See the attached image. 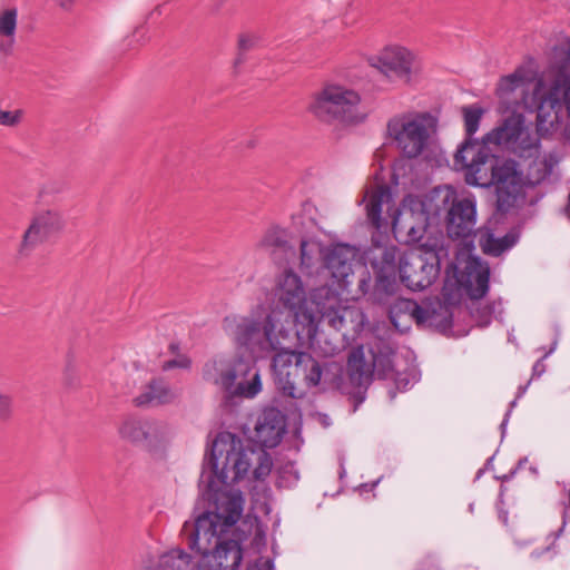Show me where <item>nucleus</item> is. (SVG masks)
I'll list each match as a JSON object with an SVG mask.
<instances>
[{"label": "nucleus", "mask_w": 570, "mask_h": 570, "mask_svg": "<svg viewBox=\"0 0 570 570\" xmlns=\"http://www.w3.org/2000/svg\"><path fill=\"white\" fill-rule=\"evenodd\" d=\"M255 432L257 441L264 448H275L285 432L284 415L275 407L264 410L258 417Z\"/></svg>", "instance_id": "nucleus-24"}, {"label": "nucleus", "mask_w": 570, "mask_h": 570, "mask_svg": "<svg viewBox=\"0 0 570 570\" xmlns=\"http://www.w3.org/2000/svg\"><path fill=\"white\" fill-rule=\"evenodd\" d=\"M524 180L518 163L502 159L497 167L493 183L497 194V208L507 213L514 206L523 191Z\"/></svg>", "instance_id": "nucleus-20"}, {"label": "nucleus", "mask_w": 570, "mask_h": 570, "mask_svg": "<svg viewBox=\"0 0 570 570\" xmlns=\"http://www.w3.org/2000/svg\"><path fill=\"white\" fill-rule=\"evenodd\" d=\"M18 10L4 8L0 10V53L9 56L17 40Z\"/></svg>", "instance_id": "nucleus-31"}, {"label": "nucleus", "mask_w": 570, "mask_h": 570, "mask_svg": "<svg viewBox=\"0 0 570 570\" xmlns=\"http://www.w3.org/2000/svg\"><path fill=\"white\" fill-rule=\"evenodd\" d=\"M442 204L446 207L445 228L450 238L471 236L476 224V200L472 195H458L455 189H443Z\"/></svg>", "instance_id": "nucleus-15"}, {"label": "nucleus", "mask_w": 570, "mask_h": 570, "mask_svg": "<svg viewBox=\"0 0 570 570\" xmlns=\"http://www.w3.org/2000/svg\"><path fill=\"white\" fill-rule=\"evenodd\" d=\"M435 149H436V148H435L434 144L432 142V150H433V151L429 150V151H426L425 154H423V156H424L426 159H429V157H430V156H429V154H434V157H438V154H435Z\"/></svg>", "instance_id": "nucleus-47"}, {"label": "nucleus", "mask_w": 570, "mask_h": 570, "mask_svg": "<svg viewBox=\"0 0 570 570\" xmlns=\"http://www.w3.org/2000/svg\"><path fill=\"white\" fill-rule=\"evenodd\" d=\"M399 248L394 245L374 246L371 250V264L376 274V287L392 293L399 273Z\"/></svg>", "instance_id": "nucleus-23"}, {"label": "nucleus", "mask_w": 570, "mask_h": 570, "mask_svg": "<svg viewBox=\"0 0 570 570\" xmlns=\"http://www.w3.org/2000/svg\"><path fill=\"white\" fill-rule=\"evenodd\" d=\"M303 355H307V353L289 350L286 344L272 358V370L277 389L284 395L293 399L304 395V392L298 389L299 384L304 385L307 371V366L301 363Z\"/></svg>", "instance_id": "nucleus-16"}, {"label": "nucleus", "mask_w": 570, "mask_h": 570, "mask_svg": "<svg viewBox=\"0 0 570 570\" xmlns=\"http://www.w3.org/2000/svg\"><path fill=\"white\" fill-rule=\"evenodd\" d=\"M363 202H366L365 209L367 220L376 229H381L387 225L385 218L382 217L383 206H389L392 202V193L386 185H376L366 189Z\"/></svg>", "instance_id": "nucleus-29"}, {"label": "nucleus", "mask_w": 570, "mask_h": 570, "mask_svg": "<svg viewBox=\"0 0 570 570\" xmlns=\"http://www.w3.org/2000/svg\"><path fill=\"white\" fill-rule=\"evenodd\" d=\"M566 214L570 219V193H569V197H568V205L566 207Z\"/></svg>", "instance_id": "nucleus-50"}, {"label": "nucleus", "mask_w": 570, "mask_h": 570, "mask_svg": "<svg viewBox=\"0 0 570 570\" xmlns=\"http://www.w3.org/2000/svg\"><path fill=\"white\" fill-rule=\"evenodd\" d=\"M534 71L528 66L518 67L512 73L501 77L497 86V96L507 109H531L534 98L529 96Z\"/></svg>", "instance_id": "nucleus-19"}, {"label": "nucleus", "mask_w": 570, "mask_h": 570, "mask_svg": "<svg viewBox=\"0 0 570 570\" xmlns=\"http://www.w3.org/2000/svg\"><path fill=\"white\" fill-rule=\"evenodd\" d=\"M160 14L161 13V6H157L150 13H149V17L153 16V14Z\"/></svg>", "instance_id": "nucleus-48"}, {"label": "nucleus", "mask_w": 570, "mask_h": 570, "mask_svg": "<svg viewBox=\"0 0 570 570\" xmlns=\"http://www.w3.org/2000/svg\"><path fill=\"white\" fill-rule=\"evenodd\" d=\"M289 234L288 230L279 226L269 227L261 240L257 243V247L273 252L275 249H285L288 245Z\"/></svg>", "instance_id": "nucleus-33"}, {"label": "nucleus", "mask_w": 570, "mask_h": 570, "mask_svg": "<svg viewBox=\"0 0 570 570\" xmlns=\"http://www.w3.org/2000/svg\"><path fill=\"white\" fill-rule=\"evenodd\" d=\"M208 510L195 521H186L181 537L188 549L197 557L198 570H237L243 552L237 540L224 539L240 519L245 499L242 492L218 493L215 500H207Z\"/></svg>", "instance_id": "nucleus-1"}, {"label": "nucleus", "mask_w": 570, "mask_h": 570, "mask_svg": "<svg viewBox=\"0 0 570 570\" xmlns=\"http://www.w3.org/2000/svg\"><path fill=\"white\" fill-rule=\"evenodd\" d=\"M436 119L429 112H407L387 122V132L396 147L407 158H416L432 150V136Z\"/></svg>", "instance_id": "nucleus-9"}, {"label": "nucleus", "mask_w": 570, "mask_h": 570, "mask_svg": "<svg viewBox=\"0 0 570 570\" xmlns=\"http://www.w3.org/2000/svg\"><path fill=\"white\" fill-rule=\"evenodd\" d=\"M266 567H267V570H274L273 561L272 560H267L266 561Z\"/></svg>", "instance_id": "nucleus-51"}, {"label": "nucleus", "mask_w": 570, "mask_h": 570, "mask_svg": "<svg viewBox=\"0 0 570 570\" xmlns=\"http://www.w3.org/2000/svg\"><path fill=\"white\" fill-rule=\"evenodd\" d=\"M513 240L509 235L501 238H495L492 234H487L481 239V247L485 254L499 256L504 250L512 247Z\"/></svg>", "instance_id": "nucleus-36"}, {"label": "nucleus", "mask_w": 570, "mask_h": 570, "mask_svg": "<svg viewBox=\"0 0 570 570\" xmlns=\"http://www.w3.org/2000/svg\"><path fill=\"white\" fill-rule=\"evenodd\" d=\"M371 276L367 272H364L363 277L358 282V287L363 294H366L370 287Z\"/></svg>", "instance_id": "nucleus-43"}, {"label": "nucleus", "mask_w": 570, "mask_h": 570, "mask_svg": "<svg viewBox=\"0 0 570 570\" xmlns=\"http://www.w3.org/2000/svg\"><path fill=\"white\" fill-rule=\"evenodd\" d=\"M559 40L550 51L549 62L546 70V77L548 81V90L541 102L538 105L537 116L539 115V109L547 100L549 90H550V81H549V68L552 57L553 48L560 42ZM547 137V135H542L537 129V135L532 134L529 128L525 126L524 117L518 110H512L511 115L505 117L495 128L489 131L483 136L482 140L485 145H494L501 147L505 150H509L519 157H531L533 156L539 148V138ZM551 137H557L558 139L563 140L559 134L549 135Z\"/></svg>", "instance_id": "nucleus-7"}, {"label": "nucleus", "mask_w": 570, "mask_h": 570, "mask_svg": "<svg viewBox=\"0 0 570 570\" xmlns=\"http://www.w3.org/2000/svg\"><path fill=\"white\" fill-rule=\"evenodd\" d=\"M558 163V159L553 155L546 156L543 159L534 160L529 173L530 184H539L549 177L553 170V167Z\"/></svg>", "instance_id": "nucleus-35"}, {"label": "nucleus", "mask_w": 570, "mask_h": 570, "mask_svg": "<svg viewBox=\"0 0 570 570\" xmlns=\"http://www.w3.org/2000/svg\"><path fill=\"white\" fill-rule=\"evenodd\" d=\"M223 330L237 347L257 355L277 353L293 340L292 328L285 325L284 311L278 307L265 316L227 315L223 320Z\"/></svg>", "instance_id": "nucleus-3"}, {"label": "nucleus", "mask_w": 570, "mask_h": 570, "mask_svg": "<svg viewBox=\"0 0 570 570\" xmlns=\"http://www.w3.org/2000/svg\"><path fill=\"white\" fill-rule=\"evenodd\" d=\"M62 9H70L76 0H57Z\"/></svg>", "instance_id": "nucleus-45"}, {"label": "nucleus", "mask_w": 570, "mask_h": 570, "mask_svg": "<svg viewBox=\"0 0 570 570\" xmlns=\"http://www.w3.org/2000/svg\"><path fill=\"white\" fill-rule=\"evenodd\" d=\"M360 102L357 91L330 83L314 95L308 110L316 119L328 125H357L365 119V114L358 110Z\"/></svg>", "instance_id": "nucleus-8"}, {"label": "nucleus", "mask_w": 570, "mask_h": 570, "mask_svg": "<svg viewBox=\"0 0 570 570\" xmlns=\"http://www.w3.org/2000/svg\"><path fill=\"white\" fill-rule=\"evenodd\" d=\"M256 42L257 38L254 35L243 33L239 36L237 43V56L233 63L235 73L238 72V68L244 63L246 52L252 50Z\"/></svg>", "instance_id": "nucleus-39"}, {"label": "nucleus", "mask_w": 570, "mask_h": 570, "mask_svg": "<svg viewBox=\"0 0 570 570\" xmlns=\"http://www.w3.org/2000/svg\"><path fill=\"white\" fill-rule=\"evenodd\" d=\"M118 435L122 441L134 446L155 452L169 443L173 431L163 421L127 416L118 426Z\"/></svg>", "instance_id": "nucleus-14"}, {"label": "nucleus", "mask_w": 570, "mask_h": 570, "mask_svg": "<svg viewBox=\"0 0 570 570\" xmlns=\"http://www.w3.org/2000/svg\"><path fill=\"white\" fill-rule=\"evenodd\" d=\"M141 28H142V26L141 27H137L135 29L134 33H132V37H135L140 31Z\"/></svg>", "instance_id": "nucleus-53"}, {"label": "nucleus", "mask_w": 570, "mask_h": 570, "mask_svg": "<svg viewBox=\"0 0 570 570\" xmlns=\"http://www.w3.org/2000/svg\"><path fill=\"white\" fill-rule=\"evenodd\" d=\"M430 317V311L422 307L413 299L397 298L390 308V320L395 328L401 332L409 328V321H415L417 325H422L425 324Z\"/></svg>", "instance_id": "nucleus-25"}, {"label": "nucleus", "mask_w": 570, "mask_h": 570, "mask_svg": "<svg viewBox=\"0 0 570 570\" xmlns=\"http://www.w3.org/2000/svg\"><path fill=\"white\" fill-rule=\"evenodd\" d=\"M325 283L320 286H313L309 289L308 297L315 305L317 313L327 321V314L335 311L342 303L341 292L347 286L340 285L331 279H323Z\"/></svg>", "instance_id": "nucleus-27"}, {"label": "nucleus", "mask_w": 570, "mask_h": 570, "mask_svg": "<svg viewBox=\"0 0 570 570\" xmlns=\"http://www.w3.org/2000/svg\"><path fill=\"white\" fill-rule=\"evenodd\" d=\"M203 377L219 387L224 392L225 402L229 404L254 399L262 391L258 368L243 357L218 356L209 360L204 365Z\"/></svg>", "instance_id": "nucleus-5"}, {"label": "nucleus", "mask_w": 570, "mask_h": 570, "mask_svg": "<svg viewBox=\"0 0 570 570\" xmlns=\"http://www.w3.org/2000/svg\"><path fill=\"white\" fill-rule=\"evenodd\" d=\"M376 67L386 77L409 83L415 70V56L405 47L389 46L377 57Z\"/></svg>", "instance_id": "nucleus-22"}, {"label": "nucleus", "mask_w": 570, "mask_h": 570, "mask_svg": "<svg viewBox=\"0 0 570 570\" xmlns=\"http://www.w3.org/2000/svg\"><path fill=\"white\" fill-rule=\"evenodd\" d=\"M191 366V360L186 354L177 353L174 358L163 362L161 370L170 371L174 368L189 370Z\"/></svg>", "instance_id": "nucleus-40"}, {"label": "nucleus", "mask_w": 570, "mask_h": 570, "mask_svg": "<svg viewBox=\"0 0 570 570\" xmlns=\"http://www.w3.org/2000/svg\"><path fill=\"white\" fill-rule=\"evenodd\" d=\"M470 312L471 316L478 323L479 326L485 327L491 323L492 317L500 313L501 304L500 303H482L480 299H471Z\"/></svg>", "instance_id": "nucleus-34"}, {"label": "nucleus", "mask_w": 570, "mask_h": 570, "mask_svg": "<svg viewBox=\"0 0 570 570\" xmlns=\"http://www.w3.org/2000/svg\"><path fill=\"white\" fill-rule=\"evenodd\" d=\"M529 384H530V381L525 385L519 387L517 399L521 397L525 393Z\"/></svg>", "instance_id": "nucleus-46"}, {"label": "nucleus", "mask_w": 570, "mask_h": 570, "mask_svg": "<svg viewBox=\"0 0 570 570\" xmlns=\"http://www.w3.org/2000/svg\"><path fill=\"white\" fill-rule=\"evenodd\" d=\"M66 226V219L57 209H45L36 213L29 226L23 232L17 248L18 258H27L36 247L61 233Z\"/></svg>", "instance_id": "nucleus-18"}, {"label": "nucleus", "mask_w": 570, "mask_h": 570, "mask_svg": "<svg viewBox=\"0 0 570 570\" xmlns=\"http://www.w3.org/2000/svg\"><path fill=\"white\" fill-rule=\"evenodd\" d=\"M178 348H179V346H178V344H176V343H171V344L169 345V350H170L173 353H176V352L178 351Z\"/></svg>", "instance_id": "nucleus-49"}, {"label": "nucleus", "mask_w": 570, "mask_h": 570, "mask_svg": "<svg viewBox=\"0 0 570 570\" xmlns=\"http://www.w3.org/2000/svg\"><path fill=\"white\" fill-rule=\"evenodd\" d=\"M286 474H288L289 478H292V481H297L298 480V473H297V471L294 470V464L293 463H288V464L284 465L279 470L281 485H283V482L285 480V475Z\"/></svg>", "instance_id": "nucleus-42"}, {"label": "nucleus", "mask_w": 570, "mask_h": 570, "mask_svg": "<svg viewBox=\"0 0 570 570\" xmlns=\"http://www.w3.org/2000/svg\"><path fill=\"white\" fill-rule=\"evenodd\" d=\"M358 250L348 244H334L326 247L324 269L321 279H331L340 285L348 286L353 274V265Z\"/></svg>", "instance_id": "nucleus-21"}, {"label": "nucleus", "mask_w": 570, "mask_h": 570, "mask_svg": "<svg viewBox=\"0 0 570 570\" xmlns=\"http://www.w3.org/2000/svg\"><path fill=\"white\" fill-rule=\"evenodd\" d=\"M438 244H424L420 249L404 253L399 259L401 282L411 291L431 286L440 274Z\"/></svg>", "instance_id": "nucleus-13"}, {"label": "nucleus", "mask_w": 570, "mask_h": 570, "mask_svg": "<svg viewBox=\"0 0 570 570\" xmlns=\"http://www.w3.org/2000/svg\"><path fill=\"white\" fill-rule=\"evenodd\" d=\"M550 90L539 109L538 130L542 135L559 134L570 141V39L553 48L549 68Z\"/></svg>", "instance_id": "nucleus-4"}, {"label": "nucleus", "mask_w": 570, "mask_h": 570, "mask_svg": "<svg viewBox=\"0 0 570 570\" xmlns=\"http://www.w3.org/2000/svg\"><path fill=\"white\" fill-rule=\"evenodd\" d=\"M255 480H265L273 466L265 451L244 449L240 439L230 432H220L213 442L209 458L205 460L199 478L204 500H215L218 493L240 492L232 484L243 479L253 463Z\"/></svg>", "instance_id": "nucleus-2"}, {"label": "nucleus", "mask_w": 570, "mask_h": 570, "mask_svg": "<svg viewBox=\"0 0 570 570\" xmlns=\"http://www.w3.org/2000/svg\"><path fill=\"white\" fill-rule=\"evenodd\" d=\"M502 159L489 150V146L476 139H465L454 154V167L463 170L468 185L489 188Z\"/></svg>", "instance_id": "nucleus-10"}, {"label": "nucleus", "mask_w": 570, "mask_h": 570, "mask_svg": "<svg viewBox=\"0 0 570 570\" xmlns=\"http://www.w3.org/2000/svg\"><path fill=\"white\" fill-rule=\"evenodd\" d=\"M193 558L181 549H173L160 556L155 570H197Z\"/></svg>", "instance_id": "nucleus-32"}, {"label": "nucleus", "mask_w": 570, "mask_h": 570, "mask_svg": "<svg viewBox=\"0 0 570 570\" xmlns=\"http://www.w3.org/2000/svg\"><path fill=\"white\" fill-rule=\"evenodd\" d=\"M12 415V397L0 393V420L7 421Z\"/></svg>", "instance_id": "nucleus-41"}, {"label": "nucleus", "mask_w": 570, "mask_h": 570, "mask_svg": "<svg viewBox=\"0 0 570 570\" xmlns=\"http://www.w3.org/2000/svg\"><path fill=\"white\" fill-rule=\"evenodd\" d=\"M178 393L160 377L153 379L142 386L141 391L134 399V404L139 407H154L173 403Z\"/></svg>", "instance_id": "nucleus-26"}, {"label": "nucleus", "mask_w": 570, "mask_h": 570, "mask_svg": "<svg viewBox=\"0 0 570 570\" xmlns=\"http://www.w3.org/2000/svg\"><path fill=\"white\" fill-rule=\"evenodd\" d=\"M365 315L361 308L340 304L335 311L327 314V324L336 331L350 326L352 331H358L363 327Z\"/></svg>", "instance_id": "nucleus-30"}, {"label": "nucleus", "mask_w": 570, "mask_h": 570, "mask_svg": "<svg viewBox=\"0 0 570 570\" xmlns=\"http://www.w3.org/2000/svg\"><path fill=\"white\" fill-rule=\"evenodd\" d=\"M274 295L278 304L288 312L284 313L285 325L293 323L297 340L312 343L317 333L318 320L307 305V293L301 276L292 269L283 271L276 277Z\"/></svg>", "instance_id": "nucleus-6"}, {"label": "nucleus", "mask_w": 570, "mask_h": 570, "mask_svg": "<svg viewBox=\"0 0 570 570\" xmlns=\"http://www.w3.org/2000/svg\"><path fill=\"white\" fill-rule=\"evenodd\" d=\"M490 268L480 258L470 257L463 271L448 276L442 287L444 304L455 306L464 295L471 299H481L489 291Z\"/></svg>", "instance_id": "nucleus-12"}, {"label": "nucleus", "mask_w": 570, "mask_h": 570, "mask_svg": "<svg viewBox=\"0 0 570 570\" xmlns=\"http://www.w3.org/2000/svg\"><path fill=\"white\" fill-rule=\"evenodd\" d=\"M301 363L307 366L306 375L304 379V385L306 387H315L320 384L323 368L318 361H316L311 354L303 355Z\"/></svg>", "instance_id": "nucleus-37"}, {"label": "nucleus", "mask_w": 570, "mask_h": 570, "mask_svg": "<svg viewBox=\"0 0 570 570\" xmlns=\"http://www.w3.org/2000/svg\"><path fill=\"white\" fill-rule=\"evenodd\" d=\"M510 413H511V409L507 412L505 417H504V420H503V422H502L501 426H504V425L507 424V422H508V416L510 415Z\"/></svg>", "instance_id": "nucleus-52"}, {"label": "nucleus", "mask_w": 570, "mask_h": 570, "mask_svg": "<svg viewBox=\"0 0 570 570\" xmlns=\"http://www.w3.org/2000/svg\"><path fill=\"white\" fill-rule=\"evenodd\" d=\"M515 404H517V399H515V400H513V401L510 403V407L515 406Z\"/></svg>", "instance_id": "nucleus-54"}, {"label": "nucleus", "mask_w": 570, "mask_h": 570, "mask_svg": "<svg viewBox=\"0 0 570 570\" xmlns=\"http://www.w3.org/2000/svg\"><path fill=\"white\" fill-rule=\"evenodd\" d=\"M326 247L314 238L301 242L299 268L306 277L322 278Z\"/></svg>", "instance_id": "nucleus-28"}, {"label": "nucleus", "mask_w": 570, "mask_h": 570, "mask_svg": "<svg viewBox=\"0 0 570 570\" xmlns=\"http://www.w3.org/2000/svg\"><path fill=\"white\" fill-rule=\"evenodd\" d=\"M464 127L466 131V139H473L472 136L478 131L483 109L478 106L463 107Z\"/></svg>", "instance_id": "nucleus-38"}, {"label": "nucleus", "mask_w": 570, "mask_h": 570, "mask_svg": "<svg viewBox=\"0 0 570 570\" xmlns=\"http://www.w3.org/2000/svg\"><path fill=\"white\" fill-rule=\"evenodd\" d=\"M544 372V364L538 361L532 367V376H540Z\"/></svg>", "instance_id": "nucleus-44"}, {"label": "nucleus", "mask_w": 570, "mask_h": 570, "mask_svg": "<svg viewBox=\"0 0 570 570\" xmlns=\"http://www.w3.org/2000/svg\"><path fill=\"white\" fill-rule=\"evenodd\" d=\"M428 225L424 203L412 195L404 197L401 206L392 214L393 233L396 237H403L406 243L420 242Z\"/></svg>", "instance_id": "nucleus-17"}, {"label": "nucleus", "mask_w": 570, "mask_h": 570, "mask_svg": "<svg viewBox=\"0 0 570 570\" xmlns=\"http://www.w3.org/2000/svg\"><path fill=\"white\" fill-rule=\"evenodd\" d=\"M347 376L348 383L353 387L350 395L355 400L356 404L353 411L365 399V391L372 382L373 376L377 379H394L393 362L389 354L372 353V361L365 360L363 346L352 350L347 358Z\"/></svg>", "instance_id": "nucleus-11"}]
</instances>
